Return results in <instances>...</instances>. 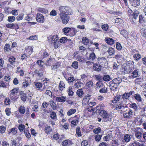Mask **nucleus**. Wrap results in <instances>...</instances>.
I'll return each mask as SVG.
<instances>
[{
  "mask_svg": "<svg viewBox=\"0 0 146 146\" xmlns=\"http://www.w3.org/2000/svg\"><path fill=\"white\" fill-rule=\"evenodd\" d=\"M130 97L128 95V92H125L123 94L117 95V96H114L111 102L116 105L115 109H121L123 107H127V104L129 101Z\"/></svg>",
  "mask_w": 146,
  "mask_h": 146,
  "instance_id": "obj_1",
  "label": "nucleus"
},
{
  "mask_svg": "<svg viewBox=\"0 0 146 146\" xmlns=\"http://www.w3.org/2000/svg\"><path fill=\"white\" fill-rule=\"evenodd\" d=\"M121 69L120 72L122 74L131 73L134 68V62L133 61L129 60L124 64Z\"/></svg>",
  "mask_w": 146,
  "mask_h": 146,
  "instance_id": "obj_2",
  "label": "nucleus"
},
{
  "mask_svg": "<svg viewBox=\"0 0 146 146\" xmlns=\"http://www.w3.org/2000/svg\"><path fill=\"white\" fill-rule=\"evenodd\" d=\"M127 14L131 23L135 24L137 21V19L139 13L136 10H134L133 11L130 8L128 9Z\"/></svg>",
  "mask_w": 146,
  "mask_h": 146,
  "instance_id": "obj_3",
  "label": "nucleus"
},
{
  "mask_svg": "<svg viewBox=\"0 0 146 146\" xmlns=\"http://www.w3.org/2000/svg\"><path fill=\"white\" fill-rule=\"evenodd\" d=\"M123 108V110H121V112L120 113H123L124 118L126 119H131L136 115L134 112L131 109L127 107L126 108H125L124 107Z\"/></svg>",
  "mask_w": 146,
  "mask_h": 146,
  "instance_id": "obj_4",
  "label": "nucleus"
},
{
  "mask_svg": "<svg viewBox=\"0 0 146 146\" xmlns=\"http://www.w3.org/2000/svg\"><path fill=\"white\" fill-rule=\"evenodd\" d=\"M9 96L10 99L13 101H16L19 98V95L18 94V89L14 88L11 90L9 92Z\"/></svg>",
  "mask_w": 146,
  "mask_h": 146,
  "instance_id": "obj_5",
  "label": "nucleus"
},
{
  "mask_svg": "<svg viewBox=\"0 0 146 146\" xmlns=\"http://www.w3.org/2000/svg\"><path fill=\"white\" fill-rule=\"evenodd\" d=\"M71 15L69 14H67L64 13H59L60 18L62 21L63 24L66 25L68 23L70 18L69 15Z\"/></svg>",
  "mask_w": 146,
  "mask_h": 146,
  "instance_id": "obj_6",
  "label": "nucleus"
},
{
  "mask_svg": "<svg viewBox=\"0 0 146 146\" xmlns=\"http://www.w3.org/2000/svg\"><path fill=\"white\" fill-rule=\"evenodd\" d=\"M134 133L135 137L140 140L142 138L143 135V129L142 128L137 127L134 128L133 130Z\"/></svg>",
  "mask_w": 146,
  "mask_h": 146,
  "instance_id": "obj_7",
  "label": "nucleus"
},
{
  "mask_svg": "<svg viewBox=\"0 0 146 146\" xmlns=\"http://www.w3.org/2000/svg\"><path fill=\"white\" fill-rule=\"evenodd\" d=\"M60 13H64L67 14H72V12L70 7L68 6H61L59 7Z\"/></svg>",
  "mask_w": 146,
  "mask_h": 146,
  "instance_id": "obj_8",
  "label": "nucleus"
},
{
  "mask_svg": "<svg viewBox=\"0 0 146 146\" xmlns=\"http://www.w3.org/2000/svg\"><path fill=\"white\" fill-rule=\"evenodd\" d=\"M52 42L53 43L55 48H57L60 45V42L59 40L57 35H54L52 37Z\"/></svg>",
  "mask_w": 146,
  "mask_h": 146,
  "instance_id": "obj_9",
  "label": "nucleus"
},
{
  "mask_svg": "<svg viewBox=\"0 0 146 146\" xmlns=\"http://www.w3.org/2000/svg\"><path fill=\"white\" fill-rule=\"evenodd\" d=\"M100 115L103 118L104 122H106L110 120L111 119V115L106 111H102L100 112Z\"/></svg>",
  "mask_w": 146,
  "mask_h": 146,
  "instance_id": "obj_10",
  "label": "nucleus"
},
{
  "mask_svg": "<svg viewBox=\"0 0 146 146\" xmlns=\"http://www.w3.org/2000/svg\"><path fill=\"white\" fill-rule=\"evenodd\" d=\"M97 61L102 67L106 66L107 61L104 57H98L97 59Z\"/></svg>",
  "mask_w": 146,
  "mask_h": 146,
  "instance_id": "obj_11",
  "label": "nucleus"
},
{
  "mask_svg": "<svg viewBox=\"0 0 146 146\" xmlns=\"http://www.w3.org/2000/svg\"><path fill=\"white\" fill-rule=\"evenodd\" d=\"M87 52L85 55V56L87 60L91 61H93L95 59L96 55L93 52H90V51Z\"/></svg>",
  "mask_w": 146,
  "mask_h": 146,
  "instance_id": "obj_12",
  "label": "nucleus"
},
{
  "mask_svg": "<svg viewBox=\"0 0 146 146\" xmlns=\"http://www.w3.org/2000/svg\"><path fill=\"white\" fill-rule=\"evenodd\" d=\"M79 118L78 115H75L74 116L70 117L69 119L71 121V123L73 126H76L78 123Z\"/></svg>",
  "mask_w": 146,
  "mask_h": 146,
  "instance_id": "obj_13",
  "label": "nucleus"
},
{
  "mask_svg": "<svg viewBox=\"0 0 146 146\" xmlns=\"http://www.w3.org/2000/svg\"><path fill=\"white\" fill-rule=\"evenodd\" d=\"M36 20L38 23H43L44 21V17L42 14L37 13L36 15Z\"/></svg>",
  "mask_w": 146,
  "mask_h": 146,
  "instance_id": "obj_14",
  "label": "nucleus"
},
{
  "mask_svg": "<svg viewBox=\"0 0 146 146\" xmlns=\"http://www.w3.org/2000/svg\"><path fill=\"white\" fill-rule=\"evenodd\" d=\"M33 52V48L32 46H28L25 47L24 52L27 54L29 56H30Z\"/></svg>",
  "mask_w": 146,
  "mask_h": 146,
  "instance_id": "obj_15",
  "label": "nucleus"
},
{
  "mask_svg": "<svg viewBox=\"0 0 146 146\" xmlns=\"http://www.w3.org/2000/svg\"><path fill=\"white\" fill-rule=\"evenodd\" d=\"M78 53L77 52L74 53L73 56L74 57L76 58L78 61H79L80 62H83L84 60V58L81 56H80L79 55H78Z\"/></svg>",
  "mask_w": 146,
  "mask_h": 146,
  "instance_id": "obj_16",
  "label": "nucleus"
},
{
  "mask_svg": "<svg viewBox=\"0 0 146 146\" xmlns=\"http://www.w3.org/2000/svg\"><path fill=\"white\" fill-rule=\"evenodd\" d=\"M72 144V141L71 140L67 139L64 140L61 143L62 146H68L69 145Z\"/></svg>",
  "mask_w": 146,
  "mask_h": 146,
  "instance_id": "obj_17",
  "label": "nucleus"
},
{
  "mask_svg": "<svg viewBox=\"0 0 146 146\" xmlns=\"http://www.w3.org/2000/svg\"><path fill=\"white\" fill-rule=\"evenodd\" d=\"M130 108H132L133 109L134 111L135 112L138 111L139 108L137 105L135 103H132L129 105Z\"/></svg>",
  "mask_w": 146,
  "mask_h": 146,
  "instance_id": "obj_18",
  "label": "nucleus"
},
{
  "mask_svg": "<svg viewBox=\"0 0 146 146\" xmlns=\"http://www.w3.org/2000/svg\"><path fill=\"white\" fill-rule=\"evenodd\" d=\"M102 66L100 65L98 63H94L93 68L97 72L100 71L101 69Z\"/></svg>",
  "mask_w": 146,
  "mask_h": 146,
  "instance_id": "obj_19",
  "label": "nucleus"
},
{
  "mask_svg": "<svg viewBox=\"0 0 146 146\" xmlns=\"http://www.w3.org/2000/svg\"><path fill=\"white\" fill-rule=\"evenodd\" d=\"M130 3L132 5L136 7L140 5V0H130Z\"/></svg>",
  "mask_w": 146,
  "mask_h": 146,
  "instance_id": "obj_20",
  "label": "nucleus"
},
{
  "mask_svg": "<svg viewBox=\"0 0 146 146\" xmlns=\"http://www.w3.org/2000/svg\"><path fill=\"white\" fill-rule=\"evenodd\" d=\"M66 96L57 97L56 98V100L57 102L64 103L66 101Z\"/></svg>",
  "mask_w": 146,
  "mask_h": 146,
  "instance_id": "obj_21",
  "label": "nucleus"
},
{
  "mask_svg": "<svg viewBox=\"0 0 146 146\" xmlns=\"http://www.w3.org/2000/svg\"><path fill=\"white\" fill-rule=\"evenodd\" d=\"M86 86L87 89H88L89 90H91L92 88H93V82L92 80H89L86 82Z\"/></svg>",
  "mask_w": 146,
  "mask_h": 146,
  "instance_id": "obj_22",
  "label": "nucleus"
},
{
  "mask_svg": "<svg viewBox=\"0 0 146 146\" xmlns=\"http://www.w3.org/2000/svg\"><path fill=\"white\" fill-rule=\"evenodd\" d=\"M90 96H91L90 95H88L85 96L83 98V99L82 100V104H84L85 105L88 104L89 102V101L90 99Z\"/></svg>",
  "mask_w": 146,
  "mask_h": 146,
  "instance_id": "obj_23",
  "label": "nucleus"
},
{
  "mask_svg": "<svg viewBox=\"0 0 146 146\" xmlns=\"http://www.w3.org/2000/svg\"><path fill=\"white\" fill-rule=\"evenodd\" d=\"M77 31L74 28L71 27V30L68 34L70 36H74L76 34Z\"/></svg>",
  "mask_w": 146,
  "mask_h": 146,
  "instance_id": "obj_24",
  "label": "nucleus"
},
{
  "mask_svg": "<svg viewBox=\"0 0 146 146\" xmlns=\"http://www.w3.org/2000/svg\"><path fill=\"white\" fill-rule=\"evenodd\" d=\"M20 97L22 101L25 102L27 98V94L24 93L23 91H21L20 92Z\"/></svg>",
  "mask_w": 146,
  "mask_h": 146,
  "instance_id": "obj_25",
  "label": "nucleus"
},
{
  "mask_svg": "<svg viewBox=\"0 0 146 146\" xmlns=\"http://www.w3.org/2000/svg\"><path fill=\"white\" fill-rule=\"evenodd\" d=\"M120 31V34L122 35L123 37L126 38H128V33L127 31L124 29L121 30Z\"/></svg>",
  "mask_w": 146,
  "mask_h": 146,
  "instance_id": "obj_26",
  "label": "nucleus"
},
{
  "mask_svg": "<svg viewBox=\"0 0 146 146\" xmlns=\"http://www.w3.org/2000/svg\"><path fill=\"white\" fill-rule=\"evenodd\" d=\"M134 121L135 123L137 125H141L143 122L142 119L140 117H137L134 120Z\"/></svg>",
  "mask_w": 146,
  "mask_h": 146,
  "instance_id": "obj_27",
  "label": "nucleus"
},
{
  "mask_svg": "<svg viewBox=\"0 0 146 146\" xmlns=\"http://www.w3.org/2000/svg\"><path fill=\"white\" fill-rule=\"evenodd\" d=\"M132 98H134L136 101L139 102H142L143 100L140 95L138 94H134Z\"/></svg>",
  "mask_w": 146,
  "mask_h": 146,
  "instance_id": "obj_28",
  "label": "nucleus"
},
{
  "mask_svg": "<svg viewBox=\"0 0 146 146\" xmlns=\"http://www.w3.org/2000/svg\"><path fill=\"white\" fill-rule=\"evenodd\" d=\"M16 59V58L12 56H10L9 58L8 61L11 65H14Z\"/></svg>",
  "mask_w": 146,
  "mask_h": 146,
  "instance_id": "obj_29",
  "label": "nucleus"
},
{
  "mask_svg": "<svg viewBox=\"0 0 146 146\" xmlns=\"http://www.w3.org/2000/svg\"><path fill=\"white\" fill-rule=\"evenodd\" d=\"M104 105L103 104H99L96 107V112H98L100 114V112L102 111H104L103 110Z\"/></svg>",
  "mask_w": 146,
  "mask_h": 146,
  "instance_id": "obj_30",
  "label": "nucleus"
},
{
  "mask_svg": "<svg viewBox=\"0 0 146 146\" xmlns=\"http://www.w3.org/2000/svg\"><path fill=\"white\" fill-rule=\"evenodd\" d=\"M112 137V135L111 133H109L105 136L103 138V139L104 141H110Z\"/></svg>",
  "mask_w": 146,
  "mask_h": 146,
  "instance_id": "obj_31",
  "label": "nucleus"
},
{
  "mask_svg": "<svg viewBox=\"0 0 146 146\" xmlns=\"http://www.w3.org/2000/svg\"><path fill=\"white\" fill-rule=\"evenodd\" d=\"M11 133L13 135H16L17 133V129L15 127L9 129L8 131V133L10 134Z\"/></svg>",
  "mask_w": 146,
  "mask_h": 146,
  "instance_id": "obj_32",
  "label": "nucleus"
},
{
  "mask_svg": "<svg viewBox=\"0 0 146 146\" xmlns=\"http://www.w3.org/2000/svg\"><path fill=\"white\" fill-rule=\"evenodd\" d=\"M44 131L45 133L47 135H48L50 134V133L52 131V129L50 126H47L45 127L44 129Z\"/></svg>",
  "mask_w": 146,
  "mask_h": 146,
  "instance_id": "obj_33",
  "label": "nucleus"
},
{
  "mask_svg": "<svg viewBox=\"0 0 146 146\" xmlns=\"http://www.w3.org/2000/svg\"><path fill=\"white\" fill-rule=\"evenodd\" d=\"M58 87L59 90L61 91H62L64 89L65 87V84L63 81H60Z\"/></svg>",
  "mask_w": 146,
  "mask_h": 146,
  "instance_id": "obj_34",
  "label": "nucleus"
},
{
  "mask_svg": "<svg viewBox=\"0 0 146 146\" xmlns=\"http://www.w3.org/2000/svg\"><path fill=\"white\" fill-rule=\"evenodd\" d=\"M76 94L78 97L81 98L84 94L82 89H78L76 91Z\"/></svg>",
  "mask_w": 146,
  "mask_h": 146,
  "instance_id": "obj_35",
  "label": "nucleus"
},
{
  "mask_svg": "<svg viewBox=\"0 0 146 146\" xmlns=\"http://www.w3.org/2000/svg\"><path fill=\"white\" fill-rule=\"evenodd\" d=\"M9 86L8 84L6 83L3 80H0V88H6Z\"/></svg>",
  "mask_w": 146,
  "mask_h": 146,
  "instance_id": "obj_36",
  "label": "nucleus"
},
{
  "mask_svg": "<svg viewBox=\"0 0 146 146\" xmlns=\"http://www.w3.org/2000/svg\"><path fill=\"white\" fill-rule=\"evenodd\" d=\"M35 74H36L37 76H39V77H41L43 75V71L40 69L39 70H38L36 69L35 70L34 72Z\"/></svg>",
  "mask_w": 146,
  "mask_h": 146,
  "instance_id": "obj_37",
  "label": "nucleus"
},
{
  "mask_svg": "<svg viewBox=\"0 0 146 146\" xmlns=\"http://www.w3.org/2000/svg\"><path fill=\"white\" fill-rule=\"evenodd\" d=\"M37 11L38 12L44 14L48 13V10L44 8L39 7L37 9Z\"/></svg>",
  "mask_w": 146,
  "mask_h": 146,
  "instance_id": "obj_38",
  "label": "nucleus"
},
{
  "mask_svg": "<svg viewBox=\"0 0 146 146\" xmlns=\"http://www.w3.org/2000/svg\"><path fill=\"white\" fill-rule=\"evenodd\" d=\"M76 110L75 109L71 108L67 112V115L68 116H70L75 113L76 112Z\"/></svg>",
  "mask_w": 146,
  "mask_h": 146,
  "instance_id": "obj_39",
  "label": "nucleus"
},
{
  "mask_svg": "<svg viewBox=\"0 0 146 146\" xmlns=\"http://www.w3.org/2000/svg\"><path fill=\"white\" fill-rule=\"evenodd\" d=\"M25 107L23 106H21L19 108L18 110L21 114H24L25 112Z\"/></svg>",
  "mask_w": 146,
  "mask_h": 146,
  "instance_id": "obj_40",
  "label": "nucleus"
},
{
  "mask_svg": "<svg viewBox=\"0 0 146 146\" xmlns=\"http://www.w3.org/2000/svg\"><path fill=\"white\" fill-rule=\"evenodd\" d=\"M104 84L102 82L98 81L96 84V87L97 89L101 88L102 87H104Z\"/></svg>",
  "mask_w": 146,
  "mask_h": 146,
  "instance_id": "obj_41",
  "label": "nucleus"
},
{
  "mask_svg": "<svg viewBox=\"0 0 146 146\" xmlns=\"http://www.w3.org/2000/svg\"><path fill=\"white\" fill-rule=\"evenodd\" d=\"M111 80L110 76L107 74H105L103 76V81L106 82H108Z\"/></svg>",
  "mask_w": 146,
  "mask_h": 146,
  "instance_id": "obj_42",
  "label": "nucleus"
},
{
  "mask_svg": "<svg viewBox=\"0 0 146 146\" xmlns=\"http://www.w3.org/2000/svg\"><path fill=\"white\" fill-rule=\"evenodd\" d=\"M76 135L80 137L82 136L80 128L79 126H77L76 127Z\"/></svg>",
  "mask_w": 146,
  "mask_h": 146,
  "instance_id": "obj_43",
  "label": "nucleus"
},
{
  "mask_svg": "<svg viewBox=\"0 0 146 146\" xmlns=\"http://www.w3.org/2000/svg\"><path fill=\"white\" fill-rule=\"evenodd\" d=\"M110 89L111 90H112L114 92H115L116 91L117 89V87L116 85H115V84H112L111 83H110Z\"/></svg>",
  "mask_w": 146,
  "mask_h": 146,
  "instance_id": "obj_44",
  "label": "nucleus"
},
{
  "mask_svg": "<svg viewBox=\"0 0 146 146\" xmlns=\"http://www.w3.org/2000/svg\"><path fill=\"white\" fill-rule=\"evenodd\" d=\"M139 22L140 24H143L145 23V21L144 17L142 15H140L139 17Z\"/></svg>",
  "mask_w": 146,
  "mask_h": 146,
  "instance_id": "obj_45",
  "label": "nucleus"
},
{
  "mask_svg": "<svg viewBox=\"0 0 146 146\" xmlns=\"http://www.w3.org/2000/svg\"><path fill=\"white\" fill-rule=\"evenodd\" d=\"M115 41L112 38H109L106 40V42L110 45H112L114 44Z\"/></svg>",
  "mask_w": 146,
  "mask_h": 146,
  "instance_id": "obj_46",
  "label": "nucleus"
},
{
  "mask_svg": "<svg viewBox=\"0 0 146 146\" xmlns=\"http://www.w3.org/2000/svg\"><path fill=\"white\" fill-rule=\"evenodd\" d=\"M132 72V76L133 78H135L139 76L137 70L135 69Z\"/></svg>",
  "mask_w": 146,
  "mask_h": 146,
  "instance_id": "obj_47",
  "label": "nucleus"
},
{
  "mask_svg": "<svg viewBox=\"0 0 146 146\" xmlns=\"http://www.w3.org/2000/svg\"><path fill=\"white\" fill-rule=\"evenodd\" d=\"M11 79L10 76H5L3 78V81L5 82L6 83L8 84V85L9 86V83L10 82V80Z\"/></svg>",
  "mask_w": 146,
  "mask_h": 146,
  "instance_id": "obj_48",
  "label": "nucleus"
},
{
  "mask_svg": "<svg viewBox=\"0 0 146 146\" xmlns=\"http://www.w3.org/2000/svg\"><path fill=\"white\" fill-rule=\"evenodd\" d=\"M82 42L85 45H88L89 43V40L87 37H83L82 39Z\"/></svg>",
  "mask_w": 146,
  "mask_h": 146,
  "instance_id": "obj_49",
  "label": "nucleus"
},
{
  "mask_svg": "<svg viewBox=\"0 0 146 146\" xmlns=\"http://www.w3.org/2000/svg\"><path fill=\"white\" fill-rule=\"evenodd\" d=\"M42 84L40 82H38L35 83V87L36 89L39 90L41 88L42 86Z\"/></svg>",
  "mask_w": 146,
  "mask_h": 146,
  "instance_id": "obj_50",
  "label": "nucleus"
},
{
  "mask_svg": "<svg viewBox=\"0 0 146 146\" xmlns=\"http://www.w3.org/2000/svg\"><path fill=\"white\" fill-rule=\"evenodd\" d=\"M71 30V28L68 27H65L63 28L62 31L64 33L65 35H66V34L68 33H69L70 31Z\"/></svg>",
  "mask_w": 146,
  "mask_h": 146,
  "instance_id": "obj_51",
  "label": "nucleus"
},
{
  "mask_svg": "<svg viewBox=\"0 0 146 146\" xmlns=\"http://www.w3.org/2000/svg\"><path fill=\"white\" fill-rule=\"evenodd\" d=\"M16 73H19V75L20 76H23L24 75V72L23 70H21L19 66L17 67V70L16 71Z\"/></svg>",
  "mask_w": 146,
  "mask_h": 146,
  "instance_id": "obj_52",
  "label": "nucleus"
},
{
  "mask_svg": "<svg viewBox=\"0 0 146 146\" xmlns=\"http://www.w3.org/2000/svg\"><path fill=\"white\" fill-rule=\"evenodd\" d=\"M50 117L52 119L54 120H56L57 119L56 113L54 111H52L50 115Z\"/></svg>",
  "mask_w": 146,
  "mask_h": 146,
  "instance_id": "obj_53",
  "label": "nucleus"
},
{
  "mask_svg": "<svg viewBox=\"0 0 146 146\" xmlns=\"http://www.w3.org/2000/svg\"><path fill=\"white\" fill-rule=\"evenodd\" d=\"M60 64L61 63L60 62H56L54 65L52 66V70H54L58 68L60 66Z\"/></svg>",
  "mask_w": 146,
  "mask_h": 146,
  "instance_id": "obj_54",
  "label": "nucleus"
},
{
  "mask_svg": "<svg viewBox=\"0 0 146 146\" xmlns=\"http://www.w3.org/2000/svg\"><path fill=\"white\" fill-rule=\"evenodd\" d=\"M48 104L46 102H43L41 106L42 109L44 112H46L47 110L46 108L48 106Z\"/></svg>",
  "mask_w": 146,
  "mask_h": 146,
  "instance_id": "obj_55",
  "label": "nucleus"
},
{
  "mask_svg": "<svg viewBox=\"0 0 146 146\" xmlns=\"http://www.w3.org/2000/svg\"><path fill=\"white\" fill-rule=\"evenodd\" d=\"M108 91L107 88H106L104 85V87H102L99 90V92L101 93H106Z\"/></svg>",
  "mask_w": 146,
  "mask_h": 146,
  "instance_id": "obj_56",
  "label": "nucleus"
},
{
  "mask_svg": "<svg viewBox=\"0 0 146 146\" xmlns=\"http://www.w3.org/2000/svg\"><path fill=\"white\" fill-rule=\"evenodd\" d=\"M15 19L16 18L14 16H9L8 17L7 21L10 23H12L15 21Z\"/></svg>",
  "mask_w": 146,
  "mask_h": 146,
  "instance_id": "obj_57",
  "label": "nucleus"
},
{
  "mask_svg": "<svg viewBox=\"0 0 146 146\" xmlns=\"http://www.w3.org/2000/svg\"><path fill=\"white\" fill-rule=\"evenodd\" d=\"M94 76L96 80H98V81L102 82L103 76L100 74L95 75Z\"/></svg>",
  "mask_w": 146,
  "mask_h": 146,
  "instance_id": "obj_58",
  "label": "nucleus"
},
{
  "mask_svg": "<svg viewBox=\"0 0 146 146\" xmlns=\"http://www.w3.org/2000/svg\"><path fill=\"white\" fill-rule=\"evenodd\" d=\"M4 49L5 52L11 50V49L10 48V45L8 43L5 44L4 48Z\"/></svg>",
  "mask_w": 146,
  "mask_h": 146,
  "instance_id": "obj_59",
  "label": "nucleus"
},
{
  "mask_svg": "<svg viewBox=\"0 0 146 146\" xmlns=\"http://www.w3.org/2000/svg\"><path fill=\"white\" fill-rule=\"evenodd\" d=\"M25 128V125L23 124H20L18 126V129L21 132H23Z\"/></svg>",
  "mask_w": 146,
  "mask_h": 146,
  "instance_id": "obj_60",
  "label": "nucleus"
},
{
  "mask_svg": "<svg viewBox=\"0 0 146 146\" xmlns=\"http://www.w3.org/2000/svg\"><path fill=\"white\" fill-rule=\"evenodd\" d=\"M112 80L113 82H115L116 84L119 85V84L121 82L122 79L121 78H117L114 79Z\"/></svg>",
  "mask_w": 146,
  "mask_h": 146,
  "instance_id": "obj_61",
  "label": "nucleus"
},
{
  "mask_svg": "<svg viewBox=\"0 0 146 146\" xmlns=\"http://www.w3.org/2000/svg\"><path fill=\"white\" fill-rule=\"evenodd\" d=\"M24 15V14L23 13L19 14L16 18L17 21H19L22 20L23 19Z\"/></svg>",
  "mask_w": 146,
  "mask_h": 146,
  "instance_id": "obj_62",
  "label": "nucleus"
},
{
  "mask_svg": "<svg viewBox=\"0 0 146 146\" xmlns=\"http://www.w3.org/2000/svg\"><path fill=\"white\" fill-rule=\"evenodd\" d=\"M124 139L125 142H129L131 139L130 135L128 134H125L124 137Z\"/></svg>",
  "mask_w": 146,
  "mask_h": 146,
  "instance_id": "obj_63",
  "label": "nucleus"
},
{
  "mask_svg": "<svg viewBox=\"0 0 146 146\" xmlns=\"http://www.w3.org/2000/svg\"><path fill=\"white\" fill-rule=\"evenodd\" d=\"M141 35L146 38V28H142L141 30Z\"/></svg>",
  "mask_w": 146,
  "mask_h": 146,
  "instance_id": "obj_64",
  "label": "nucleus"
}]
</instances>
